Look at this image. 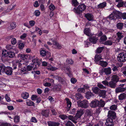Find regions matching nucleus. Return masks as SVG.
<instances>
[{
    "label": "nucleus",
    "mask_w": 126,
    "mask_h": 126,
    "mask_svg": "<svg viewBox=\"0 0 126 126\" xmlns=\"http://www.w3.org/2000/svg\"><path fill=\"white\" fill-rule=\"evenodd\" d=\"M107 39V38L105 35H102L100 37V42H103L106 41Z\"/></svg>",
    "instance_id": "nucleus-42"
},
{
    "label": "nucleus",
    "mask_w": 126,
    "mask_h": 126,
    "mask_svg": "<svg viewBox=\"0 0 126 126\" xmlns=\"http://www.w3.org/2000/svg\"><path fill=\"white\" fill-rule=\"evenodd\" d=\"M50 76L52 78H56V79H57L59 82L62 84L64 83V80L62 78L60 77H59L58 76H56L53 75H50Z\"/></svg>",
    "instance_id": "nucleus-21"
},
{
    "label": "nucleus",
    "mask_w": 126,
    "mask_h": 126,
    "mask_svg": "<svg viewBox=\"0 0 126 126\" xmlns=\"http://www.w3.org/2000/svg\"><path fill=\"white\" fill-rule=\"evenodd\" d=\"M59 117L60 118L63 120H64L68 118V116L64 114H60L59 115Z\"/></svg>",
    "instance_id": "nucleus-46"
},
{
    "label": "nucleus",
    "mask_w": 126,
    "mask_h": 126,
    "mask_svg": "<svg viewBox=\"0 0 126 126\" xmlns=\"http://www.w3.org/2000/svg\"><path fill=\"white\" fill-rule=\"evenodd\" d=\"M102 59V56L101 55L96 54L94 58V61L95 63L96 64H98L100 61V60Z\"/></svg>",
    "instance_id": "nucleus-16"
},
{
    "label": "nucleus",
    "mask_w": 126,
    "mask_h": 126,
    "mask_svg": "<svg viewBox=\"0 0 126 126\" xmlns=\"http://www.w3.org/2000/svg\"><path fill=\"white\" fill-rule=\"evenodd\" d=\"M18 57H20L21 59L23 60V64H25L26 65H27L29 62V61L30 59V56L29 55L25 54H19L18 55Z\"/></svg>",
    "instance_id": "nucleus-5"
},
{
    "label": "nucleus",
    "mask_w": 126,
    "mask_h": 126,
    "mask_svg": "<svg viewBox=\"0 0 126 126\" xmlns=\"http://www.w3.org/2000/svg\"><path fill=\"white\" fill-rule=\"evenodd\" d=\"M105 124L102 121H100L98 124L95 126H105Z\"/></svg>",
    "instance_id": "nucleus-64"
},
{
    "label": "nucleus",
    "mask_w": 126,
    "mask_h": 126,
    "mask_svg": "<svg viewBox=\"0 0 126 126\" xmlns=\"http://www.w3.org/2000/svg\"><path fill=\"white\" fill-rule=\"evenodd\" d=\"M66 126H75L70 121H68L65 124Z\"/></svg>",
    "instance_id": "nucleus-52"
},
{
    "label": "nucleus",
    "mask_w": 126,
    "mask_h": 126,
    "mask_svg": "<svg viewBox=\"0 0 126 126\" xmlns=\"http://www.w3.org/2000/svg\"><path fill=\"white\" fill-rule=\"evenodd\" d=\"M62 87L61 85L57 84L54 85L53 89V90L54 92H58L61 90Z\"/></svg>",
    "instance_id": "nucleus-18"
},
{
    "label": "nucleus",
    "mask_w": 126,
    "mask_h": 126,
    "mask_svg": "<svg viewBox=\"0 0 126 126\" xmlns=\"http://www.w3.org/2000/svg\"><path fill=\"white\" fill-rule=\"evenodd\" d=\"M106 3L105 2L101 3L97 5V7L99 8L102 9L106 7L107 5Z\"/></svg>",
    "instance_id": "nucleus-36"
},
{
    "label": "nucleus",
    "mask_w": 126,
    "mask_h": 126,
    "mask_svg": "<svg viewBox=\"0 0 126 126\" xmlns=\"http://www.w3.org/2000/svg\"><path fill=\"white\" fill-rule=\"evenodd\" d=\"M71 4L73 6L76 7L79 5V3L77 0H72Z\"/></svg>",
    "instance_id": "nucleus-43"
},
{
    "label": "nucleus",
    "mask_w": 126,
    "mask_h": 126,
    "mask_svg": "<svg viewBox=\"0 0 126 126\" xmlns=\"http://www.w3.org/2000/svg\"><path fill=\"white\" fill-rule=\"evenodd\" d=\"M40 55L42 57H45L46 56V59H47L51 56V53L46 50L45 48H41L39 50Z\"/></svg>",
    "instance_id": "nucleus-6"
},
{
    "label": "nucleus",
    "mask_w": 126,
    "mask_h": 126,
    "mask_svg": "<svg viewBox=\"0 0 126 126\" xmlns=\"http://www.w3.org/2000/svg\"><path fill=\"white\" fill-rule=\"evenodd\" d=\"M116 83L111 80L109 82L108 86L112 88H115L116 87Z\"/></svg>",
    "instance_id": "nucleus-26"
},
{
    "label": "nucleus",
    "mask_w": 126,
    "mask_h": 126,
    "mask_svg": "<svg viewBox=\"0 0 126 126\" xmlns=\"http://www.w3.org/2000/svg\"><path fill=\"white\" fill-rule=\"evenodd\" d=\"M106 91L105 90H100L98 94L99 96L102 97L103 98L106 97Z\"/></svg>",
    "instance_id": "nucleus-23"
},
{
    "label": "nucleus",
    "mask_w": 126,
    "mask_h": 126,
    "mask_svg": "<svg viewBox=\"0 0 126 126\" xmlns=\"http://www.w3.org/2000/svg\"><path fill=\"white\" fill-rule=\"evenodd\" d=\"M105 103L102 99L99 101L96 99L93 100L90 103V106L91 107L95 108L98 107H104Z\"/></svg>",
    "instance_id": "nucleus-2"
},
{
    "label": "nucleus",
    "mask_w": 126,
    "mask_h": 126,
    "mask_svg": "<svg viewBox=\"0 0 126 126\" xmlns=\"http://www.w3.org/2000/svg\"><path fill=\"white\" fill-rule=\"evenodd\" d=\"M65 100L66 101L67 104V111H68L70 109L72 105V103L69 99L68 98H66Z\"/></svg>",
    "instance_id": "nucleus-24"
},
{
    "label": "nucleus",
    "mask_w": 126,
    "mask_h": 126,
    "mask_svg": "<svg viewBox=\"0 0 126 126\" xmlns=\"http://www.w3.org/2000/svg\"><path fill=\"white\" fill-rule=\"evenodd\" d=\"M88 38L89 41L93 44L96 43L98 40L97 37L95 35L92 36L90 35Z\"/></svg>",
    "instance_id": "nucleus-14"
},
{
    "label": "nucleus",
    "mask_w": 126,
    "mask_h": 126,
    "mask_svg": "<svg viewBox=\"0 0 126 126\" xmlns=\"http://www.w3.org/2000/svg\"><path fill=\"white\" fill-rule=\"evenodd\" d=\"M37 98V96L36 95L33 94L32 96L31 99L32 100L34 101L36 100Z\"/></svg>",
    "instance_id": "nucleus-60"
},
{
    "label": "nucleus",
    "mask_w": 126,
    "mask_h": 126,
    "mask_svg": "<svg viewBox=\"0 0 126 126\" xmlns=\"http://www.w3.org/2000/svg\"><path fill=\"white\" fill-rule=\"evenodd\" d=\"M117 59L120 62H125L126 61V53L124 52L119 53L117 57Z\"/></svg>",
    "instance_id": "nucleus-11"
},
{
    "label": "nucleus",
    "mask_w": 126,
    "mask_h": 126,
    "mask_svg": "<svg viewBox=\"0 0 126 126\" xmlns=\"http://www.w3.org/2000/svg\"><path fill=\"white\" fill-rule=\"evenodd\" d=\"M88 102L87 100H84L82 101L79 100L77 102V103L79 107L85 109L88 107Z\"/></svg>",
    "instance_id": "nucleus-10"
},
{
    "label": "nucleus",
    "mask_w": 126,
    "mask_h": 126,
    "mask_svg": "<svg viewBox=\"0 0 126 126\" xmlns=\"http://www.w3.org/2000/svg\"><path fill=\"white\" fill-rule=\"evenodd\" d=\"M12 67L14 70L15 69L17 68H18V69L19 70L20 68L22 67L20 61L18 60H16L14 63Z\"/></svg>",
    "instance_id": "nucleus-12"
},
{
    "label": "nucleus",
    "mask_w": 126,
    "mask_h": 126,
    "mask_svg": "<svg viewBox=\"0 0 126 126\" xmlns=\"http://www.w3.org/2000/svg\"><path fill=\"white\" fill-rule=\"evenodd\" d=\"M16 43V39L13 38L11 40V43L12 45H15Z\"/></svg>",
    "instance_id": "nucleus-57"
},
{
    "label": "nucleus",
    "mask_w": 126,
    "mask_h": 126,
    "mask_svg": "<svg viewBox=\"0 0 126 126\" xmlns=\"http://www.w3.org/2000/svg\"><path fill=\"white\" fill-rule=\"evenodd\" d=\"M83 114V112L82 110H78L76 113L77 116L81 117Z\"/></svg>",
    "instance_id": "nucleus-41"
},
{
    "label": "nucleus",
    "mask_w": 126,
    "mask_h": 126,
    "mask_svg": "<svg viewBox=\"0 0 126 126\" xmlns=\"http://www.w3.org/2000/svg\"><path fill=\"white\" fill-rule=\"evenodd\" d=\"M75 98L77 100L81 99L82 96L80 94L78 93H77L75 95Z\"/></svg>",
    "instance_id": "nucleus-45"
},
{
    "label": "nucleus",
    "mask_w": 126,
    "mask_h": 126,
    "mask_svg": "<svg viewBox=\"0 0 126 126\" xmlns=\"http://www.w3.org/2000/svg\"><path fill=\"white\" fill-rule=\"evenodd\" d=\"M42 114L43 116L47 117L49 115L48 110H43L42 111Z\"/></svg>",
    "instance_id": "nucleus-30"
},
{
    "label": "nucleus",
    "mask_w": 126,
    "mask_h": 126,
    "mask_svg": "<svg viewBox=\"0 0 126 126\" xmlns=\"http://www.w3.org/2000/svg\"><path fill=\"white\" fill-rule=\"evenodd\" d=\"M6 67L3 64H0V72L2 73L4 72Z\"/></svg>",
    "instance_id": "nucleus-37"
},
{
    "label": "nucleus",
    "mask_w": 126,
    "mask_h": 126,
    "mask_svg": "<svg viewBox=\"0 0 126 126\" xmlns=\"http://www.w3.org/2000/svg\"><path fill=\"white\" fill-rule=\"evenodd\" d=\"M115 92L116 93H122L126 91V85L125 84H121L118 87L115 89Z\"/></svg>",
    "instance_id": "nucleus-9"
},
{
    "label": "nucleus",
    "mask_w": 126,
    "mask_h": 126,
    "mask_svg": "<svg viewBox=\"0 0 126 126\" xmlns=\"http://www.w3.org/2000/svg\"><path fill=\"white\" fill-rule=\"evenodd\" d=\"M124 5V2L122 1L118 2V4L116 6L117 7L119 8L123 7Z\"/></svg>",
    "instance_id": "nucleus-51"
},
{
    "label": "nucleus",
    "mask_w": 126,
    "mask_h": 126,
    "mask_svg": "<svg viewBox=\"0 0 126 126\" xmlns=\"http://www.w3.org/2000/svg\"><path fill=\"white\" fill-rule=\"evenodd\" d=\"M19 116L17 115L15 116L14 118V121L16 123H17L19 121Z\"/></svg>",
    "instance_id": "nucleus-53"
},
{
    "label": "nucleus",
    "mask_w": 126,
    "mask_h": 126,
    "mask_svg": "<svg viewBox=\"0 0 126 126\" xmlns=\"http://www.w3.org/2000/svg\"><path fill=\"white\" fill-rule=\"evenodd\" d=\"M33 66L32 65H28L26 67V69L27 71H30L32 69Z\"/></svg>",
    "instance_id": "nucleus-55"
},
{
    "label": "nucleus",
    "mask_w": 126,
    "mask_h": 126,
    "mask_svg": "<svg viewBox=\"0 0 126 126\" xmlns=\"http://www.w3.org/2000/svg\"><path fill=\"white\" fill-rule=\"evenodd\" d=\"M29 23L30 26L32 27L34 25L35 22L33 20H32L29 21Z\"/></svg>",
    "instance_id": "nucleus-61"
},
{
    "label": "nucleus",
    "mask_w": 126,
    "mask_h": 126,
    "mask_svg": "<svg viewBox=\"0 0 126 126\" xmlns=\"http://www.w3.org/2000/svg\"><path fill=\"white\" fill-rule=\"evenodd\" d=\"M112 43L113 42L111 40H109L105 41L104 43V44L105 45L111 46Z\"/></svg>",
    "instance_id": "nucleus-44"
},
{
    "label": "nucleus",
    "mask_w": 126,
    "mask_h": 126,
    "mask_svg": "<svg viewBox=\"0 0 126 126\" xmlns=\"http://www.w3.org/2000/svg\"><path fill=\"white\" fill-rule=\"evenodd\" d=\"M6 49L9 51L13 50L14 49L13 46H12L10 45H8L6 46Z\"/></svg>",
    "instance_id": "nucleus-39"
},
{
    "label": "nucleus",
    "mask_w": 126,
    "mask_h": 126,
    "mask_svg": "<svg viewBox=\"0 0 126 126\" xmlns=\"http://www.w3.org/2000/svg\"><path fill=\"white\" fill-rule=\"evenodd\" d=\"M117 106L113 105H111L110 107V109L111 110H115L117 108Z\"/></svg>",
    "instance_id": "nucleus-56"
},
{
    "label": "nucleus",
    "mask_w": 126,
    "mask_h": 126,
    "mask_svg": "<svg viewBox=\"0 0 126 126\" xmlns=\"http://www.w3.org/2000/svg\"><path fill=\"white\" fill-rule=\"evenodd\" d=\"M63 67L66 71V74L70 77L71 78L72 76V72L70 66L66 65L64 66Z\"/></svg>",
    "instance_id": "nucleus-13"
},
{
    "label": "nucleus",
    "mask_w": 126,
    "mask_h": 126,
    "mask_svg": "<svg viewBox=\"0 0 126 126\" xmlns=\"http://www.w3.org/2000/svg\"><path fill=\"white\" fill-rule=\"evenodd\" d=\"M47 123L48 126H59L60 125V123L54 121H48Z\"/></svg>",
    "instance_id": "nucleus-20"
},
{
    "label": "nucleus",
    "mask_w": 126,
    "mask_h": 126,
    "mask_svg": "<svg viewBox=\"0 0 126 126\" xmlns=\"http://www.w3.org/2000/svg\"><path fill=\"white\" fill-rule=\"evenodd\" d=\"M111 80L117 83L118 81H119V78L117 75H113L111 77Z\"/></svg>",
    "instance_id": "nucleus-25"
},
{
    "label": "nucleus",
    "mask_w": 126,
    "mask_h": 126,
    "mask_svg": "<svg viewBox=\"0 0 126 126\" xmlns=\"http://www.w3.org/2000/svg\"><path fill=\"white\" fill-rule=\"evenodd\" d=\"M117 34L118 36V38L119 40H121L123 37V35L121 32H118L117 33Z\"/></svg>",
    "instance_id": "nucleus-47"
},
{
    "label": "nucleus",
    "mask_w": 126,
    "mask_h": 126,
    "mask_svg": "<svg viewBox=\"0 0 126 126\" xmlns=\"http://www.w3.org/2000/svg\"><path fill=\"white\" fill-rule=\"evenodd\" d=\"M84 16L89 21L94 20L93 16L91 14L89 13L86 14Z\"/></svg>",
    "instance_id": "nucleus-22"
},
{
    "label": "nucleus",
    "mask_w": 126,
    "mask_h": 126,
    "mask_svg": "<svg viewBox=\"0 0 126 126\" xmlns=\"http://www.w3.org/2000/svg\"><path fill=\"white\" fill-rule=\"evenodd\" d=\"M49 8L50 10L53 11L55 9V7L54 5L51 4L49 6Z\"/></svg>",
    "instance_id": "nucleus-58"
},
{
    "label": "nucleus",
    "mask_w": 126,
    "mask_h": 126,
    "mask_svg": "<svg viewBox=\"0 0 126 126\" xmlns=\"http://www.w3.org/2000/svg\"><path fill=\"white\" fill-rule=\"evenodd\" d=\"M33 62L32 64L33 67L34 65H35V68L36 69L37 67H39L41 63L38 60H37L35 59H33L32 61Z\"/></svg>",
    "instance_id": "nucleus-15"
},
{
    "label": "nucleus",
    "mask_w": 126,
    "mask_h": 126,
    "mask_svg": "<svg viewBox=\"0 0 126 126\" xmlns=\"http://www.w3.org/2000/svg\"><path fill=\"white\" fill-rule=\"evenodd\" d=\"M117 118L116 114L115 111L109 110L108 113L107 118L105 124L106 126H114V123Z\"/></svg>",
    "instance_id": "nucleus-1"
},
{
    "label": "nucleus",
    "mask_w": 126,
    "mask_h": 126,
    "mask_svg": "<svg viewBox=\"0 0 126 126\" xmlns=\"http://www.w3.org/2000/svg\"><path fill=\"white\" fill-rule=\"evenodd\" d=\"M124 26V23L121 22L118 23L116 25L117 28L119 30H122Z\"/></svg>",
    "instance_id": "nucleus-29"
},
{
    "label": "nucleus",
    "mask_w": 126,
    "mask_h": 126,
    "mask_svg": "<svg viewBox=\"0 0 126 126\" xmlns=\"http://www.w3.org/2000/svg\"><path fill=\"white\" fill-rule=\"evenodd\" d=\"M100 89L97 87H93L92 88V90L95 94H98Z\"/></svg>",
    "instance_id": "nucleus-31"
},
{
    "label": "nucleus",
    "mask_w": 126,
    "mask_h": 126,
    "mask_svg": "<svg viewBox=\"0 0 126 126\" xmlns=\"http://www.w3.org/2000/svg\"><path fill=\"white\" fill-rule=\"evenodd\" d=\"M27 105L28 106H35L34 102L30 100L27 99L26 100Z\"/></svg>",
    "instance_id": "nucleus-32"
},
{
    "label": "nucleus",
    "mask_w": 126,
    "mask_h": 126,
    "mask_svg": "<svg viewBox=\"0 0 126 126\" xmlns=\"http://www.w3.org/2000/svg\"><path fill=\"white\" fill-rule=\"evenodd\" d=\"M104 49V47H98L96 49L95 53H96L100 54L102 52Z\"/></svg>",
    "instance_id": "nucleus-35"
},
{
    "label": "nucleus",
    "mask_w": 126,
    "mask_h": 126,
    "mask_svg": "<svg viewBox=\"0 0 126 126\" xmlns=\"http://www.w3.org/2000/svg\"><path fill=\"white\" fill-rule=\"evenodd\" d=\"M21 96L24 99H27L29 96V93L26 92H24L22 94Z\"/></svg>",
    "instance_id": "nucleus-40"
},
{
    "label": "nucleus",
    "mask_w": 126,
    "mask_h": 126,
    "mask_svg": "<svg viewBox=\"0 0 126 126\" xmlns=\"http://www.w3.org/2000/svg\"><path fill=\"white\" fill-rule=\"evenodd\" d=\"M68 60H67L66 61H67V63L68 64L70 65H71L72 64L74 63V62L73 60L71 59H69Z\"/></svg>",
    "instance_id": "nucleus-59"
},
{
    "label": "nucleus",
    "mask_w": 126,
    "mask_h": 126,
    "mask_svg": "<svg viewBox=\"0 0 126 126\" xmlns=\"http://www.w3.org/2000/svg\"><path fill=\"white\" fill-rule=\"evenodd\" d=\"M121 19L122 18L124 19H126V13H122L121 12Z\"/></svg>",
    "instance_id": "nucleus-62"
},
{
    "label": "nucleus",
    "mask_w": 126,
    "mask_h": 126,
    "mask_svg": "<svg viewBox=\"0 0 126 126\" xmlns=\"http://www.w3.org/2000/svg\"><path fill=\"white\" fill-rule=\"evenodd\" d=\"M15 54L14 52L8 51L5 49L3 50L2 52V56L7 58H13L15 56Z\"/></svg>",
    "instance_id": "nucleus-7"
},
{
    "label": "nucleus",
    "mask_w": 126,
    "mask_h": 126,
    "mask_svg": "<svg viewBox=\"0 0 126 126\" xmlns=\"http://www.w3.org/2000/svg\"><path fill=\"white\" fill-rule=\"evenodd\" d=\"M55 45V48L57 49H61L62 47V45L59 44L58 42Z\"/></svg>",
    "instance_id": "nucleus-49"
},
{
    "label": "nucleus",
    "mask_w": 126,
    "mask_h": 126,
    "mask_svg": "<svg viewBox=\"0 0 126 126\" xmlns=\"http://www.w3.org/2000/svg\"><path fill=\"white\" fill-rule=\"evenodd\" d=\"M24 46L25 45L23 43L21 42H19L18 43V47L19 49H22Z\"/></svg>",
    "instance_id": "nucleus-48"
},
{
    "label": "nucleus",
    "mask_w": 126,
    "mask_h": 126,
    "mask_svg": "<svg viewBox=\"0 0 126 126\" xmlns=\"http://www.w3.org/2000/svg\"><path fill=\"white\" fill-rule=\"evenodd\" d=\"M97 86L99 88L101 89H104L106 88V87L104 86L103 85L100 83L97 84Z\"/></svg>",
    "instance_id": "nucleus-50"
},
{
    "label": "nucleus",
    "mask_w": 126,
    "mask_h": 126,
    "mask_svg": "<svg viewBox=\"0 0 126 126\" xmlns=\"http://www.w3.org/2000/svg\"><path fill=\"white\" fill-rule=\"evenodd\" d=\"M13 69L10 66H7L5 70L4 73L8 75H12Z\"/></svg>",
    "instance_id": "nucleus-17"
},
{
    "label": "nucleus",
    "mask_w": 126,
    "mask_h": 126,
    "mask_svg": "<svg viewBox=\"0 0 126 126\" xmlns=\"http://www.w3.org/2000/svg\"><path fill=\"white\" fill-rule=\"evenodd\" d=\"M108 64V63L107 62L104 61H100L98 64L100 65L103 67H105L107 66Z\"/></svg>",
    "instance_id": "nucleus-27"
},
{
    "label": "nucleus",
    "mask_w": 126,
    "mask_h": 126,
    "mask_svg": "<svg viewBox=\"0 0 126 126\" xmlns=\"http://www.w3.org/2000/svg\"><path fill=\"white\" fill-rule=\"evenodd\" d=\"M121 12L116 10L113 11L109 16L110 20L113 19L116 20V19H121Z\"/></svg>",
    "instance_id": "nucleus-4"
},
{
    "label": "nucleus",
    "mask_w": 126,
    "mask_h": 126,
    "mask_svg": "<svg viewBox=\"0 0 126 126\" xmlns=\"http://www.w3.org/2000/svg\"><path fill=\"white\" fill-rule=\"evenodd\" d=\"M94 94L91 92L87 91L86 93V97L88 99H90V98Z\"/></svg>",
    "instance_id": "nucleus-33"
},
{
    "label": "nucleus",
    "mask_w": 126,
    "mask_h": 126,
    "mask_svg": "<svg viewBox=\"0 0 126 126\" xmlns=\"http://www.w3.org/2000/svg\"><path fill=\"white\" fill-rule=\"evenodd\" d=\"M102 83L105 86H108L109 82L106 80H105L102 81Z\"/></svg>",
    "instance_id": "nucleus-63"
},
{
    "label": "nucleus",
    "mask_w": 126,
    "mask_h": 126,
    "mask_svg": "<svg viewBox=\"0 0 126 126\" xmlns=\"http://www.w3.org/2000/svg\"><path fill=\"white\" fill-rule=\"evenodd\" d=\"M16 26L15 22H13L10 23V26H9L7 28L8 31H11L15 29Z\"/></svg>",
    "instance_id": "nucleus-19"
},
{
    "label": "nucleus",
    "mask_w": 126,
    "mask_h": 126,
    "mask_svg": "<svg viewBox=\"0 0 126 126\" xmlns=\"http://www.w3.org/2000/svg\"><path fill=\"white\" fill-rule=\"evenodd\" d=\"M86 8V6L84 4H80L77 8H74L73 11L74 12L78 15H81L83 11Z\"/></svg>",
    "instance_id": "nucleus-3"
},
{
    "label": "nucleus",
    "mask_w": 126,
    "mask_h": 126,
    "mask_svg": "<svg viewBox=\"0 0 126 126\" xmlns=\"http://www.w3.org/2000/svg\"><path fill=\"white\" fill-rule=\"evenodd\" d=\"M111 69L110 67L103 68L99 70V73L101 75H109L111 73Z\"/></svg>",
    "instance_id": "nucleus-8"
},
{
    "label": "nucleus",
    "mask_w": 126,
    "mask_h": 126,
    "mask_svg": "<svg viewBox=\"0 0 126 126\" xmlns=\"http://www.w3.org/2000/svg\"><path fill=\"white\" fill-rule=\"evenodd\" d=\"M90 29L89 28H85L83 31L84 33L88 36H90L91 35L90 33Z\"/></svg>",
    "instance_id": "nucleus-28"
},
{
    "label": "nucleus",
    "mask_w": 126,
    "mask_h": 126,
    "mask_svg": "<svg viewBox=\"0 0 126 126\" xmlns=\"http://www.w3.org/2000/svg\"><path fill=\"white\" fill-rule=\"evenodd\" d=\"M20 71L21 73L22 74H28L29 73V72L27 71L25 67L21 68Z\"/></svg>",
    "instance_id": "nucleus-38"
},
{
    "label": "nucleus",
    "mask_w": 126,
    "mask_h": 126,
    "mask_svg": "<svg viewBox=\"0 0 126 126\" xmlns=\"http://www.w3.org/2000/svg\"><path fill=\"white\" fill-rule=\"evenodd\" d=\"M34 14V15L37 16H38L40 15V12L39 10H37L35 11Z\"/></svg>",
    "instance_id": "nucleus-54"
},
{
    "label": "nucleus",
    "mask_w": 126,
    "mask_h": 126,
    "mask_svg": "<svg viewBox=\"0 0 126 126\" xmlns=\"http://www.w3.org/2000/svg\"><path fill=\"white\" fill-rule=\"evenodd\" d=\"M126 98V94L124 93L121 94L118 96L119 99L120 100H122L125 99Z\"/></svg>",
    "instance_id": "nucleus-34"
}]
</instances>
